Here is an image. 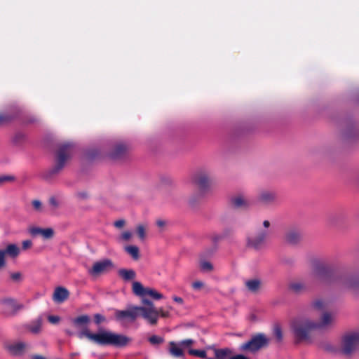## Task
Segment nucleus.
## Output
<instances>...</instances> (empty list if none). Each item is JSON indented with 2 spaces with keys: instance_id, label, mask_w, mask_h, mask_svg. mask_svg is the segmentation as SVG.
<instances>
[{
  "instance_id": "obj_1",
  "label": "nucleus",
  "mask_w": 359,
  "mask_h": 359,
  "mask_svg": "<svg viewBox=\"0 0 359 359\" xmlns=\"http://www.w3.org/2000/svg\"><path fill=\"white\" fill-rule=\"evenodd\" d=\"M90 318L82 315L72 320L74 326L79 330L77 336L79 339L86 337L90 341L100 346H124L130 339L123 334L114 333L104 329H100L97 333H92L88 329Z\"/></svg>"
},
{
  "instance_id": "obj_2",
  "label": "nucleus",
  "mask_w": 359,
  "mask_h": 359,
  "mask_svg": "<svg viewBox=\"0 0 359 359\" xmlns=\"http://www.w3.org/2000/svg\"><path fill=\"white\" fill-rule=\"evenodd\" d=\"M290 329L296 343L307 342L311 331L316 329V323L306 316H299L291 320Z\"/></svg>"
},
{
  "instance_id": "obj_3",
  "label": "nucleus",
  "mask_w": 359,
  "mask_h": 359,
  "mask_svg": "<svg viewBox=\"0 0 359 359\" xmlns=\"http://www.w3.org/2000/svg\"><path fill=\"white\" fill-rule=\"evenodd\" d=\"M327 349L332 352L339 353L346 357L352 356L359 350V330L345 332L341 336L337 347L329 346Z\"/></svg>"
},
{
  "instance_id": "obj_4",
  "label": "nucleus",
  "mask_w": 359,
  "mask_h": 359,
  "mask_svg": "<svg viewBox=\"0 0 359 359\" xmlns=\"http://www.w3.org/2000/svg\"><path fill=\"white\" fill-rule=\"evenodd\" d=\"M339 290L356 294L359 290V275L346 273L334 277L331 280Z\"/></svg>"
},
{
  "instance_id": "obj_5",
  "label": "nucleus",
  "mask_w": 359,
  "mask_h": 359,
  "mask_svg": "<svg viewBox=\"0 0 359 359\" xmlns=\"http://www.w3.org/2000/svg\"><path fill=\"white\" fill-rule=\"evenodd\" d=\"M271 223L269 220L263 222L264 229L259 230L255 234L250 235L247 238V245L255 249L262 248L269 238Z\"/></svg>"
},
{
  "instance_id": "obj_6",
  "label": "nucleus",
  "mask_w": 359,
  "mask_h": 359,
  "mask_svg": "<svg viewBox=\"0 0 359 359\" xmlns=\"http://www.w3.org/2000/svg\"><path fill=\"white\" fill-rule=\"evenodd\" d=\"M74 149L70 143L62 144L57 152L55 164L50 170L52 175L58 173L65 165L67 161L71 157Z\"/></svg>"
},
{
  "instance_id": "obj_7",
  "label": "nucleus",
  "mask_w": 359,
  "mask_h": 359,
  "mask_svg": "<svg viewBox=\"0 0 359 359\" xmlns=\"http://www.w3.org/2000/svg\"><path fill=\"white\" fill-rule=\"evenodd\" d=\"M269 339L264 334L253 336L251 339L241 346V350L255 353L269 344Z\"/></svg>"
},
{
  "instance_id": "obj_8",
  "label": "nucleus",
  "mask_w": 359,
  "mask_h": 359,
  "mask_svg": "<svg viewBox=\"0 0 359 359\" xmlns=\"http://www.w3.org/2000/svg\"><path fill=\"white\" fill-rule=\"evenodd\" d=\"M114 316L116 320L122 325L133 323L138 317L137 306H131L126 310H115Z\"/></svg>"
},
{
  "instance_id": "obj_9",
  "label": "nucleus",
  "mask_w": 359,
  "mask_h": 359,
  "mask_svg": "<svg viewBox=\"0 0 359 359\" xmlns=\"http://www.w3.org/2000/svg\"><path fill=\"white\" fill-rule=\"evenodd\" d=\"M193 181L201 190L205 191L208 189L212 184L209 170L205 168L198 170L193 176Z\"/></svg>"
},
{
  "instance_id": "obj_10",
  "label": "nucleus",
  "mask_w": 359,
  "mask_h": 359,
  "mask_svg": "<svg viewBox=\"0 0 359 359\" xmlns=\"http://www.w3.org/2000/svg\"><path fill=\"white\" fill-rule=\"evenodd\" d=\"M4 348L9 355L21 356L29 350L30 345L21 341H10L4 344Z\"/></svg>"
},
{
  "instance_id": "obj_11",
  "label": "nucleus",
  "mask_w": 359,
  "mask_h": 359,
  "mask_svg": "<svg viewBox=\"0 0 359 359\" xmlns=\"http://www.w3.org/2000/svg\"><path fill=\"white\" fill-rule=\"evenodd\" d=\"M1 309L6 316H13L24 308L23 304L18 303L11 298L4 299L0 302Z\"/></svg>"
},
{
  "instance_id": "obj_12",
  "label": "nucleus",
  "mask_w": 359,
  "mask_h": 359,
  "mask_svg": "<svg viewBox=\"0 0 359 359\" xmlns=\"http://www.w3.org/2000/svg\"><path fill=\"white\" fill-rule=\"evenodd\" d=\"M138 316H141L151 325H156L158 317L159 311L155 307L137 306Z\"/></svg>"
},
{
  "instance_id": "obj_13",
  "label": "nucleus",
  "mask_w": 359,
  "mask_h": 359,
  "mask_svg": "<svg viewBox=\"0 0 359 359\" xmlns=\"http://www.w3.org/2000/svg\"><path fill=\"white\" fill-rule=\"evenodd\" d=\"M112 268V262L108 259H106L95 262L93 267L88 271V272L93 276H97L103 273H106Z\"/></svg>"
},
{
  "instance_id": "obj_14",
  "label": "nucleus",
  "mask_w": 359,
  "mask_h": 359,
  "mask_svg": "<svg viewBox=\"0 0 359 359\" xmlns=\"http://www.w3.org/2000/svg\"><path fill=\"white\" fill-rule=\"evenodd\" d=\"M29 233L33 236H41L45 239H50L54 235L53 229L51 228L42 229L37 226H32L29 229Z\"/></svg>"
},
{
  "instance_id": "obj_15",
  "label": "nucleus",
  "mask_w": 359,
  "mask_h": 359,
  "mask_svg": "<svg viewBox=\"0 0 359 359\" xmlns=\"http://www.w3.org/2000/svg\"><path fill=\"white\" fill-rule=\"evenodd\" d=\"M69 292L64 287H57L53 294V300L57 303L61 304L68 299Z\"/></svg>"
},
{
  "instance_id": "obj_16",
  "label": "nucleus",
  "mask_w": 359,
  "mask_h": 359,
  "mask_svg": "<svg viewBox=\"0 0 359 359\" xmlns=\"http://www.w3.org/2000/svg\"><path fill=\"white\" fill-rule=\"evenodd\" d=\"M335 321L334 315L325 312L323 314L319 322H316V329L326 328L334 324Z\"/></svg>"
},
{
  "instance_id": "obj_17",
  "label": "nucleus",
  "mask_w": 359,
  "mask_h": 359,
  "mask_svg": "<svg viewBox=\"0 0 359 359\" xmlns=\"http://www.w3.org/2000/svg\"><path fill=\"white\" fill-rule=\"evenodd\" d=\"M276 194L269 190L262 191L258 196L259 201L266 205L273 203L276 202Z\"/></svg>"
},
{
  "instance_id": "obj_18",
  "label": "nucleus",
  "mask_w": 359,
  "mask_h": 359,
  "mask_svg": "<svg viewBox=\"0 0 359 359\" xmlns=\"http://www.w3.org/2000/svg\"><path fill=\"white\" fill-rule=\"evenodd\" d=\"M302 238V233L297 229H291L288 230L285 234V240L291 244L299 243Z\"/></svg>"
},
{
  "instance_id": "obj_19",
  "label": "nucleus",
  "mask_w": 359,
  "mask_h": 359,
  "mask_svg": "<svg viewBox=\"0 0 359 359\" xmlns=\"http://www.w3.org/2000/svg\"><path fill=\"white\" fill-rule=\"evenodd\" d=\"M169 353L175 358H181L184 355V351L179 343L170 341L169 343Z\"/></svg>"
},
{
  "instance_id": "obj_20",
  "label": "nucleus",
  "mask_w": 359,
  "mask_h": 359,
  "mask_svg": "<svg viewBox=\"0 0 359 359\" xmlns=\"http://www.w3.org/2000/svg\"><path fill=\"white\" fill-rule=\"evenodd\" d=\"M290 289L294 293L299 294L308 289L307 283L304 281H294L290 284Z\"/></svg>"
},
{
  "instance_id": "obj_21",
  "label": "nucleus",
  "mask_w": 359,
  "mask_h": 359,
  "mask_svg": "<svg viewBox=\"0 0 359 359\" xmlns=\"http://www.w3.org/2000/svg\"><path fill=\"white\" fill-rule=\"evenodd\" d=\"M42 323L43 320L39 317L27 325V328L32 334H37L41 330Z\"/></svg>"
},
{
  "instance_id": "obj_22",
  "label": "nucleus",
  "mask_w": 359,
  "mask_h": 359,
  "mask_svg": "<svg viewBox=\"0 0 359 359\" xmlns=\"http://www.w3.org/2000/svg\"><path fill=\"white\" fill-rule=\"evenodd\" d=\"M231 203L235 208H245L248 205L247 198L243 195H238L232 198Z\"/></svg>"
},
{
  "instance_id": "obj_23",
  "label": "nucleus",
  "mask_w": 359,
  "mask_h": 359,
  "mask_svg": "<svg viewBox=\"0 0 359 359\" xmlns=\"http://www.w3.org/2000/svg\"><path fill=\"white\" fill-rule=\"evenodd\" d=\"M4 256L8 255L12 257H17L20 253V249L15 244L8 245L5 250H3Z\"/></svg>"
},
{
  "instance_id": "obj_24",
  "label": "nucleus",
  "mask_w": 359,
  "mask_h": 359,
  "mask_svg": "<svg viewBox=\"0 0 359 359\" xmlns=\"http://www.w3.org/2000/svg\"><path fill=\"white\" fill-rule=\"evenodd\" d=\"M118 275L125 280H133L135 278V272L132 269H120Z\"/></svg>"
},
{
  "instance_id": "obj_25",
  "label": "nucleus",
  "mask_w": 359,
  "mask_h": 359,
  "mask_svg": "<svg viewBox=\"0 0 359 359\" xmlns=\"http://www.w3.org/2000/svg\"><path fill=\"white\" fill-rule=\"evenodd\" d=\"M261 283L257 279H252L245 281V286L250 290L252 292H256L259 290L260 287Z\"/></svg>"
},
{
  "instance_id": "obj_26",
  "label": "nucleus",
  "mask_w": 359,
  "mask_h": 359,
  "mask_svg": "<svg viewBox=\"0 0 359 359\" xmlns=\"http://www.w3.org/2000/svg\"><path fill=\"white\" fill-rule=\"evenodd\" d=\"M126 150L127 147L124 144H117L111 156L113 158H118L126 153Z\"/></svg>"
},
{
  "instance_id": "obj_27",
  "label": "nucleus",
  "mask_w": 359,
  "mask_h": 359,
  "mask_svg": "<svg viewBox=\"0 0 359 359\" xmlns=\"http://www.w3.org/2000/svg\"><path fill=\"white\" fill-rule=\"evenodd\" d=\"M147 287H144L140 282H134L133 283V292L140 297H144Z\"/></svg>"
},
{
  "instance_id": "obj_28",
  "label": "nucleus",
  "mask_w": 359,
  "mask_h": 359,
  "mask_svg": "<svg viewBox=\"0 0 359 359\" xmlns=\"http://www.w3.org/2000/svg\"><path fill=\"white\" fill-rule=\"evenodd\" d=\"M125 251L130 255L134 260L140 258L139 248L135 245H128L125 247Z\"/></svg>"
},
{
  "instance_id": "obj_29",
  "label": "nucleus",
  "mask_w": 359,
  "mask_h": 359,
  "mask_svg": "<svg viewBox=\"0 0 359 359\" xmlns=\"http://www.w3.org/2000/svg\"><path fill=\"white\" fill-rule=\"evenodd\" d=\"M230 353L229 349H216L215 351V358H207V359H226L227 355Z\"/></svg>"
},
{
  "instance_id": "obj_30",
  "label": "nucleus",
  "mask_w": 359,
  "mask_h": 359,
  "mask_svg": "<svg viewBox=\"0 0 359 359\" xmlns=\"http://www.w3.org/2000/svg\"><path fill=\"white\" fill-rule=\"evenodd\" d=\"M146 295H148L154 299H161L163 298V295L161 293L149 287H147L145 296Z\"/></svg>"
},
{
  "instance_id": "obj_31",
  "label": "nucleus",
  "mask_w": 359,
  "mask_h": 359,
  "mask_svg": "<svg viewBox=\"0 0 359 359\" xmlns=\"http://www.w3.org/2000/svg\"><path fill=\"white\" fill-rule=\"evenodd\" d=\"M273 334L278 342L283 340V332L280 325H276L273 327Z\"/></svg>"
},
{
  "instance_id": "obj_32",
  "label": "nucleus",
  "mask_w": 359,
  "mask_h": 359,
  "mask_svg": "<svg viewBox=\"0 0 359 359\" xmlns=\"http://www.w3.org/2000/svg\"><path fill=\"white\" fill-rule=\"evenodd\" d=\"M189 353L191 355L198 356L201 358H206V352L203 350L189 349Z\"/></svg>"
},
{
  "instance_id": "obj_33",
  "label": "nucleus",
  "mask_w": 359,
  "mask_h": 359,
  "mask_svg": "<svg viewBox=\"0 0 359 359\" xmlns=\"http://www.w3.org/2000/svg\"><path fill=\"white\" fill-rule=\"evenodd\" d=\"M137 233L141 240H144L145 238L146 233L144 225L140 224L137 226Z\"/></svg>"
},
{
  "instance_id": "obj_34",
  "label": "nucleus",
  "mask_w": 359,
  "mask_h": 359,
  "mask_svg": "<svg viewBox=\"0 0 359 359\" xmlns=\"http://www.w3.org/2000/svg\"><path fill=\"white\" fill-rule=\"evenodd\" d=\"M200 266L201 269L204 271H210L213 269L212 264L207 261L201 262L200 264Z\"/></svg>"
},
{
  "instance_id": "obj_35",
  "label": "nucleus",
  "mask_w": 359,
  "mask_h": 359,
  "mask_svg": "<svg viewBox=\"0 0 359 359\" xmlns=\"http://www.w3.org/2000/svg\"><path fill=\"white\" fill-rule=\"evenodd\" d=\"M149 341L154 345L160 344L163 342V339L159 336L153 335L149 338Z\"/></svg>"
},
{
  "instance_id": "obj_36",
  "label": "nucleus",
  "mask_w": 359,
  "mask_h": 359,
  "mask_svg": "<svg viewBox=\"0 0 359 359\" xmlns=\"http://www.w3.org/2000/svg\"><path fill=\"white\" fill-rule=\"evenodd\" d=\"M33 208L36 212H41L43 211L42 203L39 200H34L32 202Z\"/></svg>"
},
{
  "instance_id": "obj_37",
  "label": "nucleus",
  "mask_w": 359,
  "mask_h": 359,
  "mask_svg": "<svg viewBox=\"0 0 359 359\" xmlns=\"http://www.w3.org/2000/svg\"><path fill=\"white\" fill-rule=\"evenodd\" d=\"M313 306L315 309L323 310L325 308V303L321 299H317L313 302Z\"/></svg>"
},
{
  "instance_id": "obj_38",
  "label": "nucleus",
  "mask_w": 359,
  "mask_h": 359,
  "mask_svg": "<svg viewBox=\"0 0 359 359\" xmlns=\"http://www.w3.org/2000/svg\"><path fill=\"white\" fill-rule=\"evenodd\" d=\"M15 177L12 175H1L0 176V186L9 182L13 181Z\"/></svg>"
},
{
  "instance_id": "obj_39",
  "label": "nucleus",
  "mask_w": 359,
  "mask_h": 359,
  "mask_svg": "<svg viewBox=\"0 0 359 359\" xmlns=\"http://www.w3.org/2000/svg\"><path fill=\"white\" fill-rule=\"evenodd\" d=\"M179 344L181 346L182 348H183L191 346L194 344V340L188 339L180 341Z\"/></svg>"
},
{
  "instance_id": "obj_40",
  "label": "nucleus",
  "mask_w": 359,
  "mask_h": 359,
  "mask_svg": "<svg viewBox=\"0 0 359 359\" xmlns=\"http://www.w3.org/2000/svg\"><path fill=\"white\" fill-rule=\"evenodd\" d=\"M13 118L12 116L7 114H0V125L8 123Z\"/></svg>"
},
{
  "instance_id": "obj_41",
  "label": "nucleus",
  "mask_w": 359,
  "mask_h": 359,
  "mask_svg": "<svg viewBox=\"0 0 359 359\" xmlns=\"http://www.w3.org/2000/svg\"><path fill=\"white\" fill-rule=\"evenodd\" d=\"M49 203L53 207V209L57 208L60 205L59 201L55 197L53 196L49 199Z\"/></svg>"
},
{
  "instance_id": "obj_42",
  "label": "nucleus",
  "mask_w": 359,
  "mask_h": 359,
  "mask_svg": "<svg viewBox=\"0 0 359 359\" xmlns=\"http://www.w3.org/2000/svg\"><path fill=\"white\" fill-rule=\"evenodd\" d=\"M204 286V283L202 281L197 280L192 283V287L195 290H199Z\"/></svg>"
},
{
  "instance_id": "obj_43",
  "label": "nucleus",
  "mask_w": 359,
  "mask_h": 359,
  "mask_svg": "<svg viewBox=\"0 0 359 359\" xmlns=\"http://www.w3.org/2000/svg\"><path fill=\"white\" fill-rule=\"evenodd\" d=\"M94 320H95V323L97 325H99L105 320V318L103 316H102L101 314L97 313L94 316Z\"/></svg>"
},
{
  "instance_id": "obj_44",
  "label": "nucleus",
  "mask_w": 359,
  "mask_h": 359,
  "mask_svg": "<svg viewBox=\"0 0 359 359\" xmlns=\"http://www.w3.org/2000/svg\"><path fill=\"white\" fill-rule=\"evenodd\" d=\"M132 237V233L127 231H124L122 233V234L121 235V239H122L123 241H129Z\"/></svg>"
},
{
  "instance_id": "obj_45",
  "label": "nucleus",
  "mask_w": 359,
  "mask_h": 359,
  "mask_svg": "<svg viewBox=\"0 0 359 359\" xmlns=\"http://www.w3.org/2000/svg\"><path fill=\"white\" fill-rule=\"evenodd\" d=\"M48 320L52 324H57V323H59L60 318L57 316H48Z\"/></svg>"
},
{
  "instance_id": "obj_46",
  "label": "nucleus",
  "mask_w": 359,
  "mask_h": 359,
  "mask_svg": "<svg viewBox=\"0 0 359 359\" xmlns=\"http://www.w3.org/2000/svg\"><path fill=\"white\" fill-rule=\"evenodd\" d=\"M6 264L4 252L3 250H0V269L3 268Z\"/></svg>"
},
{
  "instance_id": "obj_47",
  "label": "nucleus",
  "mask_w": 359,
  "mask_h": 359,
  "mask_svg": "<svg viewBox=\"0 0 359 359\" xmlns=\"http://www.w3.org/2000/svg\"><path fill=\"white\" fill-rule=\"evenodd\" d=\"M11 277L15 281H20L21 280V273L19 272L13 273Z\"/></svg>"
},
{
  "instance_id": "obj_48",
  "label": "nucleus",
  "mask_w": 359,
  "mask_h": 359,
  "mask_svg": "<svg viewBox=\"0 0 359 359\" xmlns=\"http://www.w3.org/2000/svg\"><path fill=\"white\" fill-rule=\"evenodd\" d=\"M32 245V242L30 240H26L22 242V248L23 250H27L31 248Z\"/></svg>"
},
{
  "instance_id": "obj_49",
  "label": "nucleus",
  "mask_w": 359,
  "mask_h": 359,
  "mask_svg": "<svg viewBox=\"0 0 359 359\" xmlns=\"http://www.w3.org/2000/svg\"><path fill=\"white\" fill-rule=\"evenodd\" d=\"M125 225V221L123 219H119L114 222V226L116 228H122Z\"/></svg>"
},
{
  "instance_id": "obj_50",
  "label": "nucleus",
  "mask_w": 359,
  "mask_h": 359,
  "mask_svg": "<svg viewBox=\"0 0 359 359\" xmlns=\"http://www.w3.org/2000/svg\"><path fill=\"white\" fill-rule=\"evenodd\" d=\"M142 302L147 307H154L153 302L147 299L143 298Z\"/></svg>"
},
{
  "instance_id": "obj_51",
  "label": "nucleus",
  "mask_w": 359,
  "mask_h": 359,
  "mask_svg": "<svg viewBox=\"0 0 359 359\" xmlns=\"http://www.w3.org/2000/svg\"><path fill=\"white\" fill-rule=\"evenodd\" d=\"M77 196L79 198H81V199H86L88 197V194L85 191L79 192L77 194Z\"/></svg>"
},
{
  "instance_id": "obj_52",
  "label": "nucleus",
  "mask_w": 359,
  "mask_h": 359,
  "mask_svg": "<svg viewBox=\"0 0 359 359\" xmlns=\"http://www.w3.org/2000/svg\"><path fill=\"white\" fill-rule=\"evenodd\" d=\"M172 299H173L175 302H177V303H178V304H183V302H184V301H183L182 298H181V297H180L174 296V297H172Z\"/></svg>"
},
{
  "instance_id": "obj_53",
  "label": "nucleus",
  "mask_w": 359,
  "mask_h": 359,
  "mask_svg": "<svg viewBox=\"0 0 359 359\" xmlns=\"http://www.w3.org/2000/svg\"><path fill=\"white\" fill-rule=\"evenodd\" d=\"M156 224L158 227H163L164 226H165L166 224V222L164 221V220H161V219H159V220H157L156 222Z\"/></svg>"
},
{
  "instance_id": "obj_54",
  "label": "nucleus",
  "mask_w": 359,
  "mask_h": 359,
  "mask_svg": "<svg viewBox=\"0 0 359 359\" xmlns=\"http://www.w3.org/2000/svg\"><path fill=\"white\" fill-rule=\"evenodd\" d=\"M229 359H248V358L243 355H236L233 357L230 358Z\"/></svg>"
},
{
  "instance_id": "obj_55",
  "label": "nucleus",
  "mask_w": 359,
  "mask_h": 359,
  "mask_svg": "<svg viewBox=\"0 0 359 359\" xmlns=\"http://www.w3.org/2000/svg\"><path fill=\"white\" fill-rule=\"evenodd\" d=\"M31 359H46V358L39 355H33L31 356Z\"/></svg>"
},
{
  "instance_id": "obj_56",
  "label": "nucleus",
  "mask_w": 359,
  "mask_h": 359,
  "mask_svg": "<svg viewBox=\"0 0 359 359\" xmlns=\"http://www.w3.org/2000/svg\"><path fill=\"white\" fill-rule=\"evenodd\" d=\"M313 276L316 278H319V279L322 278L321 275H320V272H318V271L315 272L313 274Z\"/></svg>"
},
{
  "instance_id": "obj_57",
  "label": "nucleus",
  "mask_w": 359,
  "mask_h": 359,
  "mask_svg": "<svg viewBox=\"0 0 359 359\" xmlns=\"http://www.w3.org/2000/svg\"><path fill=\"white\" fill-rule=\"evenodd\" d=\"M65 332H66L68 335H69V336L74 335V334L73 332H72V331H70V330H65Z\"/></svg>"
},
{
  "instance_id": "obj_58",
  "label": "nucleus",
  "mask_w": 359,
  "mask_h": 359,
  "mask_svg": "<svg viewBox=\"0 0 359 359\" xmlns=\"http://www.w3.org/2000/svg\"><path fill=\"white\" fill-rule=\"evenodd\" d=\"M222 238V236H217L215 238H214L215 241H219Z\"/></svg>"
},
{
  "instance_id": "obj_59",
  "label": "nucleus",
  "mask_w": 359,
  "mask_h": 359,
  "mask_svg": "<svg viewBox=\"0 0 359 359\" xmlns=\"http://www.w3.org/2000/svg\"><path fill=\"white\" fill-rule=\"evenodd\" d=\"M77 355H79V353H72L70 355L71 357H75V356H77Z\"/></svg>"
},
{
  "instance_id": "obj_60",
  "label": "nucleus",
  "mask_w": 359,
  "mask_h": 359,
  "mask_svg": "<svg viewBox=\"0 0 359 359\" xmlns=\"http://www.w3.org/2000/svg\"><path fill=\"white\" fill-rule=\"evenodd\" d=\"M162 316H166V314L163 312H162Z\"/></svg>"
},
{
  "instance_id": "obj_61",
  "label": "nucleus",
  "mask_w": 359,
  "mask_h": 359,
  "mask_svg": "<svg viewBox=\"0 0 359 359\" xmlns=\"http://www.w3.org/2000/svg\"><path fill=\"white\" fill-rule=\"evenodd\" d=\"M358 180H359V172H358Z\"/></svg>"
}]
</instances>
